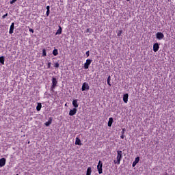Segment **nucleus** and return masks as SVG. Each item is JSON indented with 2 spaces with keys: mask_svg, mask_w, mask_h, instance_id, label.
I'll use <instances>...</instances> for the list:
<instances>
[{
  "mask_svg": "<svg viewBox=\"0 0 175 175\" xmlns=\"http://www.w3.org/2000/svg\"><path fill=\"white\" fill-rule=\"evenodd\" d=\"M62 33V27L59 26V29L57 30L56 35H61Z\"/></svg>",
  "mask_w": 175,
  "mask_h": 175,
  "instance_id": "14",
  "label": "nucleus"
},
{
  "mask_svg": "<svg viewBox=\"0 0 175 175\" xmlns=\"http://www.w3.org/2000/svg\"><path fill=\"white\" fill-rule=\"evenodd\" d=\"M46 10H50V5L46 6Z\"/></svg>",
  "mask_w": 175,
  "mask_h": 175,
  "instance_id": "35",
  "label": "nucleus"
},
{
  "mask_svg": "<svg viewBox=\"0 0 175 175\" xmlns=\"http://www.w3.org/2000/svg\"><path fill=\"white\" fill-rule=\"evenodd\" d=\"M29 32H31L32 33H33L34 31H33V29H29Z\"/></svg>",
  "mask_w": 175,
  "mask_h": 175,
  "instance_id": "33",
  "label": "nucleus"
},
{
  "mask_svg": "<svg viewBox=\"0 0 175 175\" xmlns=\"http://www.w3.org/2000/svg\"><path fill=\"white\" fill-rule=\"evenodd\" d=\"M158 50H159V44L158 43H154L153 44V51L154 53H157V51H158Z\"/></svg>",
  "mask_w": 175,
  "mask_h": 175,
  "instance_id": "9",
  "label": "nucleus"
},
{
  "mask_svg": "<svg viewBox=\"0 0 175 175\" xmlns=\"http://www.w3.org/2000/svg\"><path fill=\"white\" fill-rule=\"evenodd\" d=\"M124 137H125V136L124 135V134H122V135L120 136V138L124 139Z\"/></svg>",
  "mask_w": 175,
  "mask_h": 175,
  "instance_id": "34",
  "label": "nucleus"
},
{
  "mask_svg": "<svg viewBox=\"0 0 175 175\" xmlns=\"http://www.w3.org/2000/svg\"><path fill=\"white\" fill-rule=\"evenodd\" d=\"M77 113V108H73L72 109H70L69 111V116L71 117L73 116H76V113Z\"/></svg>",
  "mask_w": 175,
  "mask_h": 175,
  "instance_id": "7",
  "label": "nucleus"
},
{
  "mask_svg": "<svg viewBox=\"0 0 175 175\" xmlns=\"http://www.w3.org/2000/svg\"><path fill=\"white\" fill-rule=\"evenodd\" d=\"M46 16H50V10H46Z\"/></svg>",
  "mask_w": 175,
  "mask_h": 175,
  "instance_id": "31",
  "label": "nucleus"
},
{
  "mask_svg": "<svg viewBox=\"0 0 175 175\" xmlns=\"http://www.w3.org/2000/svg\"><path fill=\"white\" fill-rule=\"evenodd\" d=\"M14 31V23H12L10 27L9 33H10V35H12V33H13Z\"/></svg>",
  "mask_w": 175,
  "mask_h": 175,
  "instance_id": "10",
  "label": "nucleus"
},
{
  "mask_svg": "<svg viewBox=\"0 0 175 175\" xmlns=\"http://www.w3.org/2000/svg\"><path fill=\"white\" fill-rule=\"evenodd\" d=\"M125 131H126L125 129V128L122 129V132H121L122 135H124L125 133Z\"/></svg>",
  "mask_w": 175,
  "mask_h": 175,
  "instance_id": "27",
  "label": "nucleus"
},
{
  "mask_svg": "<svg viewBox=\"0 0 175 175\" xmlns=\"http://www.w3.org/2000/svg\"><path fill=\"white\" fill-rule=\"evenodd\" d=\"M14 2H17V0H12L10 1V5H13Z\"/></svg>",
  "mask_w": 175,
  "mask_h": 175,
  "instance_id": "26",
  "label": "nucleus"
},
{
  "mask_svg": "<svg viewBox=\"0 0 175 175\" xmlns=\"http://www.w3.org/2000/svg\"><path fill=\"white\" fill-rule=\"evenodd\" d=\"M6 17H8V13H6L5 14L3 15L2 18H6Z\"/></svg>",
  "mask_w": 175,
  "mask_h": 175,
  "instance_id": "29",
  "label": "nucleus"
},
{
  "mask_svg": "<svg viewBox=\"0 0 175 175\" xmlns=\"http://www.w3.org/2000/svg\"><path fill=\"white\" fill-rule=\"evenodd\" d=\"M55 57H57V55H58V49H55L53 51V53H52Z\"/></svg>",
  "mask_w": 175,
  "mask_h": 175,
  "instance_id": "20",
  "label": "nucleus"
},
{
  "mask_svg": "<svg viewBox=\"0 0 175 175\" xmlns=\"http://www.w3.org/2000/svg\"><path fill=\"white\" fill-rule=\"evenodd\" d=\"M156 37L159 40H162V39L165 38V35H163L162 32H157Z\"/></svg>",
  "mask_w": 175,
  "mask_h": 175,
  "instance_id": "5",
  "label": "nucleus"
},
{
  "mask_svg": "<svg viewBox=\"0 0 175 175\" xmlns=\"http://www.w3.org/2000/svg\"><path fill=\"white\" fill-rule=\"evenodd\" d=\"M90 90V85L88 83L84 82L82 85V91H85Z\"/></svg>",
  "mask_w": 175,
  "mask_h": 175,
  "instance_id": "6",
  "label": "nucleus"
},
{
  "mask_svg": "<svg viewBox=\"0 0 175 175\" xmlns=\"http://www.w3.org/2000/svg\"><path fill=\"white\" fill-rule=\"evenodd\" d=\"M136 165H137V164L133 161V164H132L133 167H135V166H136Z\"/></svg>",
  "mask_w": 175,
  "mask_h": 175,
  "instance_id": "32",
  "label": "nucleus"
},
{
  "mask_svg": "<svg viewBox=\"0 0 175 175\" xmlns=\"http://www.w3.org/2000/svg\"><path fill=\"white\" fill-rule=\"evenodd\" d=\"M41 109H42V103H38L36 107L37 111H40Z\"/></svg>",
  "mask_w": 175,
  "mask_h": 175,
  "instance_id": "18",
  "label": "nucleus"
},
{
  "mask_svg": "<svg viewBox=\"0 0 175 175\" xmlns=\"http://www.w3.org/2000/svg\"><path fill=\"white\" fill-rule=\"evenodd\" d=\"M103 167V164L100 161H99L97 165V170L98 172V174H102V173H103V169L102 168Z\"/></svg>",
  "mask_w": 175,
  "mask_h": 175,
  "instance_id": "3",
  "label": "nucleus"
},
{
  "mask_svg": "<svg viewBox=\"0 0 175 175\" xmlns=\"http://www.w3.org/2000/svg\"><path fill=\"white\" fill-rule=\"evenodd\" d=\"M58 84V81H57V78L53 77L52 78V85L51 87V91L54 92V90L57 87V85Z\"/></svg>",
  "mask_w": 175,
  "mask_h": 175,
  "instance_id": "2",
  "label": "nucleus"
},
{
  "mask_svg": "<svg viewBox=\"0 0 175 175\" xmlns=\"http://www.w3.org/2000/svg\"><path fill=\"white\" fill-rule=\"evenodd\" d=\"M75 144L77 146H81V140H80V139H79V137H76Z\"/></svg>",
  "mask_w": 175,
  "mask_h": 175,
  "instance_id": "13",
  "label": "nucleus"
},
{
  "mask_svg": "<svg viewBox=\"0 0 175 175\" xmlns=\"http://www.w3.org/2000/svg\"><path fill=\"white\" fill-rule=\"evenodd\" d=\"M90 29H86V32H90Z\"/></svg>",
  "mask_w": 175,
  "mask_h": 175,
  "instance_id": "36",
  "label": "nucleus"
},
{
  "mask_svg": "<svg viewBox=\"0 0 175 175\" xmlns=\"http://www.w3.org/2000/svg\"><path fill=\"white\" fill-rule=\"evenodd\" d=\"M128 94H125L123 95V101L124 103H128V98H129Z\"/></svg>",
  "mask_w": 175,
  "mask_h": 175,
  "instance_id": "12",
  "label": "nucleus"
},
{
  "mask_svg": "<svg viewBox=\"0 0 175 175\" xmlns=\"http://www.w3.org/2000/svg\"><path fill=\"white\" fill-rule=\"evenodd\" d=\"M111 77L109 76L107 78V84L109 87H111Z\"/></svg>",
  "mask_w": 175,
  "mask_h": 175,
  "instance_id": "19",
  "label": "nucleus"
},
{
  "mask_svg": "<svg viewBox=\"0 0 175 175\" xmlns=\"http://www.w3.org/2000/svg\"><path fill=\"white\" fill-rule=\"evenodd\" d=\"M51 124V121H48L45 123V126H50Z\"/></svg>",
  "mask_w": 175,
  "mask_h": 175,
  "instance_id": "23",
  "label": "nucleus"
},
{
  "mask_svg": "<svg viewBox=\"0 0 175 175\" xmlns=\"http://www.w3.org/2000/svg\"><path fill=\"white\" fill-rule=\"evenodd\" d=\"M6 165V159L5 158H1L0 159V167H3Z\"/></svg>",
  "mask_w": 175,
  "mask_h": 175,
  "instance_id": "8",
  "label": "nucleus"
},
{
  "mask_svg": "<svg viewBox=\"0 0 175 175\" xmlns=\"http://www.w3.org/2000/svg\"><path fill=\"white\" fill-rule=\"evenodd\" d=\"M72 106L75 107L74 109H77V107H79V103H77V99L72 100Z\"/></svg>",
  "mask_w": 175,
  "mask_h": 175,
  "instance_id": "11",
  "label": "nucleus"
},
{
  "mask_svg": "<svg viewBox=\"0 0 175 175\" xmlns=\"http://www.w3.org/2000/svg\"><path fill=\"white\" fill-rule=\"evenodd\" d=\"M140 161V157H137L135 159V161H133L135 163H137Z\"/></svg>",
  "mask_w": 175,
  "mask_h": 175,
  "instance_id": "21",
  "label": "nucleus"
},
{
  "mask_svg": "<svg viewBox=\"0 0 175 175\" xmlns=\"http://www.w3.org/2000/svg\"><path fill=\"white\" fill-rule=\"evenodd\" d=\"M121 159H122V151L118 150L116 160H114L113 163L115 165H120L121 163Z\"/></svg>",
  "mask_w": 175,
  "mask_h": 175,
  "instance_id": "1",
  "label": "nucleus"
},
{
  "mask_svg": "<svg viewBox=\"0 0 175 175\" xmlns=\"http://www.w3.org/2000/svg\"><path fill=\"white\" fill-rule=\"evenodd\" d=\"M47 55V53L46 52V49L42 50V57H46Z\"/></svg>",
  "mask_w": 175,
  "mask_h": 175,
  "instance_id": "22",
  "label": "nucleus"
},
{
  "mask_svg": "<svg viewBox=\"0 0 175 175\" xmlns=\"http://www.w3.org/2000/svg\"><path fill=\"white\" fill-rule=\"evenodd\" d=\"M51 68V62H48V69H50Z\"/></svg>",
  "mask_w": 175,
  "mask_h": 175,
  "instance_id": "28",
  "label": "nucleus"
},
{
  "mask_svg": "<svg viewBox=\"0 0 175 175\" xmlns=\"http://www.w3.org/2000/svg\"><path fill=\"white\" fill-rule=\"evenodd\" d=\"M122 31L119 30L118 32L117 36H118V37H120V36H121V34H122Z\"/></svg>",
  "mask_w": 175,
  "mask_h": 175,
  "instance_id": "25",
  "label": "nucleus"
},
{
  "mask_svg": "<svg viewBox=\"0 0 175 175\" xmlns=\"http://www.w3.org/2000/svg\"><path fill=\"white\" fill-rule=\"evenodd\" d=\"M113 118H109V122H108V126H111V125H113Z\"/></svg>",
  "mask_w": 175,
  "mask_h": 175,
  "instance_id": "15",
  "label": "nucleus"
},
{
  "mask_svg": "<svg viewBox=\"0 0 175 175\" xmlns=\"http://www.w3.org/2000/svg\"><path fill=\"white\" fill-rule=\"evenodd\" d=\"M126 1H131V0H126Z\"/></svg>",
  "mask_w": 175,
  "mask_h": 175,
  "instance_id": "37",
  "label": "nucleus"
},
{
  "mask_svg": "<svg viewBox=\"0 0 175 175\" xmlns=\"http://www.w3.org/2000/svg\"><path fill=\"white\" fill-rule=\"evenodd\" d=\"M92 173V170L91 167H88L87 172H86V175H91Z\"/></svg>",
  "mask_w": 175,
  "mask_h": 175,
  "instance_id": "16",
  "label": "nucleus"
},
{
  "mask_svg": "<svg viewBox=\"0 0 175 175\" xmlns=\"http://www.w3.org/2000/svg\"><path fill=\"white\" fill-rule=\"evenodd\" d=\"M92 62V59H86V62L84 64V66H83L84 69H88Z\"/></svg>",
  "mask_w": 175,
  "mask_h": 175,
  "instance_id": "4",
  "label": "nucleus"
},
{
  "mask_svg": "<svg viewBox=\"0 0 175 175\" xmlns=\"http://www.w3.org/2000/svg\"><path fill=\"white\" fill-rule=\"evenodd\" d=\"M54 68H59V63L56 62V63L55 64V65H54Z\"/></svg>",
  "mask_w": 175,
  "mask_h": 175,
  "instance_id": "24",
  "label": "nucleus"
},
{
  "mask_svg": "<svg viewBox=\"0 0 175 175\" xmlns=\"http://www.w3.org/2000/svg\"><path fill=\"white\" fill-rule=\"evenodd\" d=\"M85 55H87V57H90V51H88L85 53Z\"/></svg>",
  "mask_w": 175,
  "mask_h": 175,
  "instance_id": "30",
  "label": "nucleus"
},
{
  "mask_svg": "<svg viewBox=\"0 0 175 175\" xmlns=\"http://www.w3.org/2000/svg\"><path fill=\"white\" fill-rule=\"evenodd\" d=\"M0 64H1L2 65H5V57L4 56L0 57Z\"/></svg>",
  "mask_w": 175,
  "mask_h": 175,
  "instance_id": "17",
  "label": "nucleus"
}]
</instances>
